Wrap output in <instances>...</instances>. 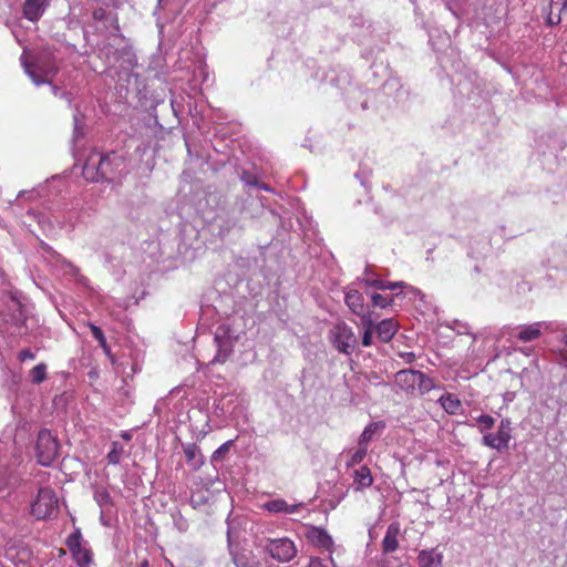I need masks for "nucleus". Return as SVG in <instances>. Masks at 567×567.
Here are the masks:
<instances>
[{
	"label": "nucleus",
	"instance_id": "nucleus-1",
	"mask_svg": "<svg viewBox=\"0 0 567 567\" xmlns=\"http://www.w3.org/2000/svg\"><path fill=\"white\" fill-rule=\"evenodd\" d=\"M126 172L125 158L116 152L106 154L99 152L91 153L82 169L84 178L93 183L120 182Z\"/></svg>",
	"mask_w": 567,
	"mask_h": 567
},
{
	"label": "nucleus",
	"instance_id": "nucleus-2",
	"mask_svg": "<svg viewBox=\"0 0 567 567\" xmlns=\"http://www.w3.org/2000/svg\"><path fill=\"white\" fill-rule=\"evenodd\" d=\"M395 384L404 392L425 394L436 388L435 381L417 370L403 369L395 373Z\"/></svg>",
	"mask_w": 567,
	"mask_h": 567
},
{
	"label": "nucleus",
	"instance_id": "nucleus-3",
	"mask_svg": "<svg viewBox=\"0 0 567 567\" xmlns=\"http://www.w3.org/2000/svg\"><path fill=\"white\" fill-rule=\"evenodd\" d=\"M58 513V497L51 487H41L31 502L30 514L35 519H50Z\"/></svg>",
	"mask_w": 567,
	"mask_h": 567
},
{
	"label": "nucleus",
	"instance_id": "nucleus-4",
	"mask_svg": "<svg viewBox=\"0 0 567 567\" xmlns=\"http://www.w3.org/2000/svg\"><path fill=\"white\" fill-rule=\"evenodd\" d=\"M60 444L51 431L43 429L39 432L35 444V456L42 466H50L59 455Z\"/></svg>",
	"mask_w": 567,
	"mask_h": 567
},
{
	"label": "nucleus",
	"instance_id": "nucleus-5",
	"mask_svg": "<svg viewBox=\"0 0 567 567\" xmlns=\"http://www.w3.org/2000/svg\"><path fill=\"white\" fill-rule=\"evenodd\" d=\"M238 340V336L231 330L228 324H220L214 337V341L217 348L216 354L210 361V364L225 363L234 351L235 342Z\"/></svg>",
	"mask_w": 567,
	"mask_h": 567
},
{
	"label": "nucleus",
	"instance_id": "nucleus-6",
	"mask_svg": "<svg viewBox=\"0 0 567 567\" xmlns=\"http://www.w3.org/2000/svg\"><path fill=\"white\" fill-rule=\"evenodd\" d=\"M23 65H24V70L27 72V74L31 78L32 82L35 85L39 86L44 83L50 84L54 96L65 100L68 102L69 106L72 105V102H73L72 94L70 92L63 91L61 87L52 84V82L47 79L49 76L54 75L56 72V69H54V68L44 69V68L40 66L39 64L32 65L27 62H24Z\"/></svg>",
	"mask_w": 567,
	"mask_h": 567
},
{
	"label": "nucleus",
	"instance_id": "nucleus-7",
	"mask_svg": "<svg viewBox=\"0 0 567 567\" xmlns=\"http://www.w3.org/2000/svg\"><path fill=\"white\" fill-rule=\"evenodd\" d=\"M262 547L272 559L279 563H288L297 555V547L288 537L267 538Z\"/></svg>",
	"mask_w": 567,
	"mask_h": 567
},
{
	"label": "nucleus",
	"instance_id": "nucleus-8",
	"mask_svg": "<svg viewBox=\"0 0 567 567\" xmlns=\"http://www.w3.org/2000/svg\"><path fill=\"white\" fill-rule=\"evenodd\" d=\"M334 348L344 354L353 352L357 344V337L346 322H338L331 330Z\"/></svg>",
	"mask_w": 567,
	"mask_h": 567
},
{
	"label": "nucleus",
	"instance_id": "nucleus-9",
	"mask_svg": "<svg viewBox=\"0 0 567 567\" xmlns=\"http://www.w3.org/2000/svg\"><path fill=\"white\" fill-rule=\"evenodd\" d=\"M512 422L509 419H503L498 425L496 433H486L482 437L483 445L503 451L508 449L509 441L512 440Z\"/></svg>",
	"mask_w": 567,
	"mask_h": 567
},
{
	"label": "nucleus",
	"instance_id": "nucleus-10",
	"mask_svg": "<svg viewBox=\"0 0 567 567\" xmlns=\"http://www.w3.org/2000/svg\"><path fill=\"white\" fill-rule=\"evenodd\" d=\"M21 462L22 457L17 453L12 455V461L10 463L0 460V493L6 491L10 493V489L16 485L19 480L17 467Z\"/></svg>",
	"mask_w": 567,
	"mask_h": 567
},
{
	"label": "nucleus",
	"instance_id": "nucleus-11",
	"mask_svg": "<svg viewBox=\"0 0 567 567\" xmlns=\"http://www.w3.org/2000/svg\"><path fill=\"white\" fill-rule=\"evenodd\" d=\"M66 546L80 567H84L91 563L92 554L87 548L82 546V534L80 528H75L68 537Z\"/></svg>",
	"mask_w": 567,
	"mask_h": 567
},
{
	"label": "nucleus",
	"instance_id": "nucleus-12",
	"mask_svg": "<svg viewBox=\"0 0 567 567\" xmlns=\"http://www.w3.org/2000/svg\"><path fill=\"white\" fill-rule=\"evenodd\" d=\"M306 536L312 545L327 550L329 556L334 551L333 539L324 528L311 526Z\"/></svg>",
	"mask_w": 567,
	"mask_h": 567
},
{
	"label": "nucleus",
	"instance_id": "nucleus-13",
	"mask_svg": "<svg viewBox=\"0 0 567 567\" xmlns=\"http://www.w3.org/2000/svg\"><path fill=\"white\" fill-rule=\"evenodd\" d=\"M107 53H112L114 62L118 63L122 70L128 71L137 66V58L131 45H123L112 51V47L107 49Z\"/></svg>",
	"mask_w": 567,
	"mask_h": 567
},
{
	"label": "nucleus",
	"instance_id": "nucleus-14",
	"mask_svg": "<svg viewBox=\"0 0 567 567\" xmlns=\"http://www.w3.org/2000/svg\"><path fill=\"white\" fill-rule=\"evenodd\" d=\"M546 328L547 324L545 322H534L532 324L518 326L512 336L520 342H530L540 338L543 329Z\"/></svg>",
	"mask_w": 567,
	"mask_h": 567
},
{
	"label": "nucleus",
	"instance_id": "nucleus-15",
	"mask_svg": "<svg viewBox=\"0 0 567 567\" xmlns=\"http://www.w3.org/2000/svg\"><path fill=\"white\" fill-rule=\"evenodd\" d=\"M50 0H24L22 7L23 17L30 22H37L47 11Z\"/></svg>",
	"mask_w": 567,
	"mask_h": 567
},
{
	"label": "nucleus",
	"instance_id": "nucleus-16",
	"mask_svg": "<svg viewBox=\"0 0 567 567\" xmlns=\"http://www.w3.org/2000/svg\"><path fill=\"white\" fill-rule=\"evenodd\" d=\"M359 280L363 282L365 286L373 287L380 290H395L401 289L405 286L403 281L386 282L384 280H381L378 277H375L368 267L365 268L363 276Z\"/></svg>",
	"mask_w": 567,
	"mask_h": 567
},
{
	"label": "nucleus",
	"instance_id": "nucleus-17",
	"mask_svg": "<svg viewBox=\"0 0 567 567\" xmlns=\"http://www.w3.org/2000/svg\"><path fill=\"white\" fill-rule=\"evenodd\" d=\"M544 10L548 9L547 23L558 24L561 21V12L567 8V0H542Z\"/></svg>",
	"mask_w": 567,
	"mask_h": 567
},
{
	"label": "nucleus",
	"instance_id": "nucleus-18",
	"mask_svg": "<svg viewBox=\"0 0 567 567\" xmlns=\"http://www.w3.org/2000/svg\"><path fill=\"white\" fill-rule=\"evenodd\" d=\"M401 533L400 524L398 522L391 523L382 539L383 554H391L399 548V535Z\"/></svg>",
	"mask_w": 567,
	"mask_h": 567
},
{
	"label": "nucleus",
	"instance_id": "nucleus-19",
	"mask_svg": "<svg viewBox=\"0 0 567 567\" xmlns=\"http://www.w3.org/2000/svg\"><path fill=\"white\" fill-rule=\"evenodd\" d=\"M302 507V503L288 504L282 498L271 499L262 505V508L272 514H295Z\"/></svg>",
	"mask_w": 567,
	"mask_h": 567
},
{
	"label": "nucleus",
	"instance_id": "nucleus-20",
	"mask_svg": "<svg viewBox=\"0 0 567 567\" xmlns=\"http://www.w3.org/2000/svg\"><path fill=\"white\" fill-rule=\"evenodd\" d=\"M344 302L354 315H362L365 310L363 295L357 289L349 288L346 291Z\"/></svg>",
	"mask_w": 567,
	"mask_h": 567
},
{
	"label": "nucleus",
	"instance_id": "nucleus-21",
	"mask_svg": "<svg viewBox=\"0 0 567 567\" xmlns=\"http://www.w3.org/2000/svg\"><path fill=\"white\" fill-rule=\"evenodd\" d=\"M374 331L382 342H389L396 333L398 324L393 319H384L375 326Z\"/></svg>",
	"mask_w": 567,
	"mask_h": 567
},
{
	"label": "nucleus",
	"instance_id": "nucleus-22",
	"mask_svg": "<svg viewBox=\"0 0 567 567\" xmlns=\"http://www.w3.org/2000/svg\"><path fill=\"white\" fill-rule=\"evenodd\" d=\"M183 450L185 457L189 465L192 466V468L194 471L199 470L204 464V456L200 453V449L196 444L189 443L183 445Z\"/></svg>",
	"mask_w": 567,
	"mask_h": 567
},
{
	"label": "nucleus",
	"instance_id": "nucleus-23",
	"mask_svg": "<svg viewBox=\"0 0 567 567\" xmlns=\"http://www.w3.org/2000/svg\"><path fill=\"white\" fill-rule=\"evenodd\" d=\"M373 484V477L368 466L363 465L353 473V485L355 491L370 487Z\"/></svg>",
	"mask_w": 567,
	"mask_h": 567
},
{
	"label": "nucleus",
	"instance_id": "nucleus-24",
	"mask_svg": "<svg viewBox=\"0 0 567 567\" xmlns=\"http://www.w3.org/2000/svg\"><path fill=\"white\" fill-rule=\"evenodd\" d=\"M437 402L443 410L451 415L457 414L462 408L460 399L453 393H444Z\"/></svg>",
	"mask_w": 567,
	"mask_h": 567
},
{
	"label": "nucleus",
	"instance_id": "nucleus-25",
	"mask_svg": "<svg viewBox=\"0 0 567 567\" xmlns=\"http://www.w3.org/2000/svg\"><path fill=\"white\" fill-rule=\"evenodd\" d=\"M420 567H441L442 555L432 550H422L417 556Z\"/></svg>",
	"mask_w": 567,
	"mask_h": 567
},
{
	"label": "nucleus",
	"instance_id": "nucleus-26",
	"mask_svg": "<svg viewBox=\"0 0 567 567\" xmlns=\"http://www.w3.org/2000/svg\"><path fill=\"white\" fill-rule=\"evenodd\" d=\"M384 427V424L382 422H372V423H369L363 432L361 433L360 437H359V445L360 446H365L368 449V444L369 442L373 439V435L378 432V431H381L382 429Z\"/></svg>",
	"mask_w": 567,
	"mask_h": 567
},
{
	"label": "nucleus",
	"instance_id": "nucleus-27",
	"mask_svg": "<svg viewBox=\"0 0 567 567\" xmlns=\"http://www.w3.org/2000/svg\"><path fill=\"white\" fill-rule=\"evenodd\" d=\"M87 326H89L93 337L99 342V346L102 348L103 352L106 354L107 358H111V348L107 344L106 338H105L102 329L91 322H89Z\"/></svg>",
	"mask_w": 567,
	"mask_h": 567
},
{
	"label": "nucleus",
	"instance_id": "nucleus-28",
	"mask_svg": "<svg viewBox=\"0 0 567 567\" xmlns=\"http://www.w3.org/2000/svg\"><path fill=\"white\" fill-rule=\"evenodd\" d=\"M124 455V446L120 442H112L111 450L106 455V460L109 464L117 465L121 463L122 457Z\"/></svg>",
	"mask_w": 567,
	"mask_h": 567
},
{
	"label": "nucleus",
	"instance_id": "nucleus-29",
	"mask_svg": "<svg viewBox=\"0 0 567 567\" xmlns=\"http://www.w3.org/2000/svg\"><path fill=\"white\" fill-rule=\"evenodd\" d=\"M31 381L35 384H40L47 378V365L44 363L37 364L30 371Z\"/></svg>",
	"mask_w": 567,
	"mask_h": 567
},
{
	"label": "nucleus",
	"instance_id": "nucleus-30",
	"mask_svg": "<svg viewBox=\"0 0 567 567\" xmlns=\"http://www.w3.org/2000/svg\"><path fill=\"white\" fill-rule=\"evenodd\" d=\"M476 422L481 433H485L495 425V419L489 414H481L476 417Z\"/></svg>",
	"mask_w": 567,
	"mask_h": 567
},
{
	"label": "nucleus",
	"instance_id": "nucleus-31",
	"mask_svg": "<svg viewBox=\"0 0 567 567\" xmlns=\"http://www.w3.org/2000/svg\"><path fill=\"white\" fill-rule=\"evenodd\" d=\"M234 441L229 440L225 443H223L212 455V463H217L219 461H223L226 454L229 452Z\"/></svg>",
	"mask_w": 567,
	"mask_h": 567
},
{
	"label": "nucleus",
	"instance_id": "nucleus-32",
	"mask_svg": "<svg viewBox=\"0 0 567 567\" xmlns=\"http://www.w3.org/2000/svg\"><path fill=\"white\" fill-rule=\"evenodd\" d=\"M372 306L379 308H386L393 303V297L382 296L380 293L371 295Z\"/></svg>",
	"mask_w": 567,
	"mask_h": 567
},
{
	"label": "nucleus",
	"instance_id": "nucleus-33",
	"mask_svg": "<svg viewBox=\"0 0 567 567\" xmlns=\"http://www.w3.org/2000/svg\"><path fill=\"white\" fill-rule=\"evenodd\" d=\"M367 451H368V449L365 446L359 445L358 450L354 453H352L350 461L348 462L347 465L354 466L357 464H360L363 461V458L365 457Z\"/></svg>",
	"mask_w": 567,
	"mask_h": 567
},
{
	"label": "nucleus",
	"instance_id": "nucleus-34",
	"mask_svg": "<svg viewBox=\"0 0 567 567\" xmlns=\"http://www.w3.org/2000/svg\"><path fill=\"white\" fill-rule=\"evenodd\" d=\"M307 567H337L332 556H329L327 560H323L319 557H312Z\"/></svg>",
	"mask_w": 567,
	"mask_h": 567
},
{
	"label": "nucleus",
	"instance_id": "nucleus-35",
	"mask_svg": "<svg viewBox=\"0 0 567 567\" xmlns=\"http://www.w3.org/2000/svg\"><path fill=\"white\" fill-rule=\"evenodd\" d=\"M94 498L100 506H105L111 503V495L105 489L96 491L94 494Z\"/></svg>",
	"mask_w": 567,
	"mask_h": 567
},
{
	"label": "nucleus",
	"instance_id": "nucleus-36",
	"mask_svg": "<svg viewBox=\"0 0 567 567\" xmlns=\"http://www.w3.org/2000/svg\"><path fill=\"white\" fill-rule=\"evenodd\" d=\"M361 318V323L364 327V330H375L374 321L371 317L370 312H367L365 310L362 312V315H358Z\"/></svg>",
	"mask_w": 567,
	"mask_h": 567
},
{
	"label": "nucleus",
	"instance_id": "nucleus-37",
	"mask_svg": "<svg viewBox=\"0 0 567 567\" xmlns=\"http://www.w3.org/2000/svg\"><path fill=\"white\" fill-rule=\"evenodd\" d=\"M28 215L32 217L34 220H37L43 229H45L47 226H50L48 218L42 213L35 210H28Z\"/></svg>",
	"mask_w": 567,
	"mask_h": 567
},
{
	"label": "nucleus",
	"instance_id": "nucleus-38",
	"mask_svg": "<svg viewBox=\"0 0 567 567\" xmlns=\"http://www.w3.org/2000/svg\"><path fill=\"white\" fill-rule=\"evenodd\" d=\"M241 181L247 185V186H257L258 185V179L256 178V176H254L252 174L248 173V172H244L243 175H241Z\"/></svg>",
	"mask_w": 567,
	"mask_h": 567
},
{
	"label": "nucleus",
	"instance_id": "nucleus-39",
	"mask_svg": "<svg viewBox=\"0 0 567 567\" xmlns=\"http://www.w3.org/2000/svg\"><path fill=\"white\" fill-rule=\"evenodd\" d=\"M35 354L30 349H23L19 352L18 359L23 362L25 360H33Z\"/></svg>",
	"mask_w": 567,
	"mask_h": 567
},
{
	"label": "nucleus",
	"instance_id": "nucleus-40",
	"mask_svg": "<svg viewBox=\"0 0 567 567\" xmlns=\"http://www.w3.org/2000/svg\"><path fill=\"white\" fill-rule=\"evenodd\" d=\"M372 332L373 330H364L362 336V346L370 347L372 344Z\"/></svg>",
	"mask_w": 567,
	"mask_h": 567
},
{
	"label": "nucleus",
	"instance_id": "nucleus-41",
	"mask_svg": "<svg viewBox=\"0 0 567 567\" xmlns=\"http://www.w3.org/2000/svg\"><path fill=\"white\" fill-rule=\"evenodd\" d=\"M371 172L370 171H364V169H361L359 171L357 174H355V177L359 178L361 181V184L367 187V181H368V177L370 176Z\"/></svg>",
	"mask_w": 567,
	"mask_h": 567
},
{
	"label": "nucleus",
	"instance_id": "nucleus-42",
	"mask_svg": "<svg viewBox=\"0 0 567 567\" xmlns=\"http://www.w3.org/2000/svg\"><path fill=\"white\" fill-rule=\"evenodd\" d=\"M400 357L404 360L405 363H412L415 361L416 355L414 352H402Z\"/></svg>",
	"mask_w": 567,
	"mask_h": 567
},
{
	"label": "nucleus",
	"instance_id": "nucleus-43",
	"mask_svg": "<svg viewBox=\"0 0 567 567\" xmlns=\"http://www.w3.org/2000/svg\"><path fill=\"white\" fill-rule=\"evenodd\" d=\"M73 120H74V134H78V132H79V120H78V116L74 115Z\"/></svg>",
	"mask_w": 567,
	"mask_h": 567
},
{
	"label": "nucleus",
	"instance_id": "nucleus-44",
	"mask_svg": "<svg viewBox=\"0 0 567 567\" xmlns=\"http://www.w3.org/2000/svg\"><path fill=\"white\" fill-rule=\"evenodd\" d=\"M121 436L125 440V441H130L132 439V435L128 433V432H122L121 433Z\"/></svg>",
	"mask_w": 567,
	"mask_h": 567
},
{
	"label": "nucleus",
	"instance_id": "nucleus-45",
	"mask_svg": "<svg viewBox=\"0 0 567 567\" xmlns=\"http://www.w3.org/2000/svg\"><path fill=\"white\" fill-rule=\"evenodd\" d=\"M256 187H259V188L265 189V190H268V192L270 190V187H269V186H267L266 184H259V183H258V185H257Z\"/></svg>",
	"mask_w": 567,
	"mask_h": 567
},
{
	"label": "nucleus",
	"instance_id": "nucleus-46",
	"mask_svg": "<svg viewBox=\"0 0 567 567\" xmlns=\"http://www.w3.org/2000/svg\"><path fill=\"white\" fill-rule=\"evenodd\" d=\"M140 567H150V563L147 559L141 561Z\"/></svg>",
	"mask_w": 567,
	"mask_h": 567
},
{
	"label": "nucleus",
	"instance_id": "nucleus-47",
	"mask_svg": "<svg viewBox=\"0 0 567 567\" xmlns=\"http://www.w3.org/2000/svg\"><path fill=\"white\" fill-rule=\"evenodd\" d=\"M111 360L112 363H115V358L114 355L111 353V358H109Z\"/></svg>",
	"mask_w": 567,
	"mask_h": 567
},
{
	"label": "nucleus",
	"instance_id": "nucleus-48",
	"mask_svg": "<svg viewBox=\"0 0 567 567\" xmlns=\"http://www.w3.org/2000/svg\"><path fill=\"white\" fill-rule=\"evenodd\" d=\"M244 567H257L256 565L245 564Z\"/></svg>",
	"mask_w": 567,
	"mask_h": 567
},
{
	"label": "nucleus",
	"instance_id": "nucleus-49",
	"mask_svg": "<svg viewBox=\"0 0 567 567\" xmlns=\"http://www.w3.org/2000/svg\"><path fill=\"white\" fill-rule=\"evenodd\" d=\"M101 17V13L95 12L94 18Z\"/></svg>",
	"mask_w": 567,
	"mask_h": 567
},
{
	"label": "nucleus",
	"instance_id": "nucleus-50",
	"mask_svg": "<svg viewBox=\"0 0 567 567\" xmlns=\"http://www.w3.org/2000/svg\"><path fill=\"white\" fill-rule=\"evenodd\" d=\"M101 17V13L95 12L94 18Z\"/></svg>",
	"mask_w": 567,
	"mask_h": 567
},
{
	"label": "nucleus",
	"instance_id": "nucleus-51",
	"mask_svg": "<svg viewBox=\"0 0 567 567\" xmlns=\"http://www.w3.org/2000/svg\"><path fill=\"white\" fill-rule=\"evenodd\" d=\"M161 2H163V0H158V6L161 4Z\"/></svg>",
	"mask_w": 567,
	"mask_h": 567
},
{
	"label": "nucleus",
	"instance_id": "nucleus-52",
	"mask_svg": "<svg viewBox=\"0 0 567 567\" xmlns=\"http://www.w3.org/2000/svg\"><path fill=\"white\" fill-rule=\"evenodd\" d=\"M0 567H4V566L0 563Z\"/></svg>",
	"mask_w": 567,
	"mask_h": 567
}]
</instances>
